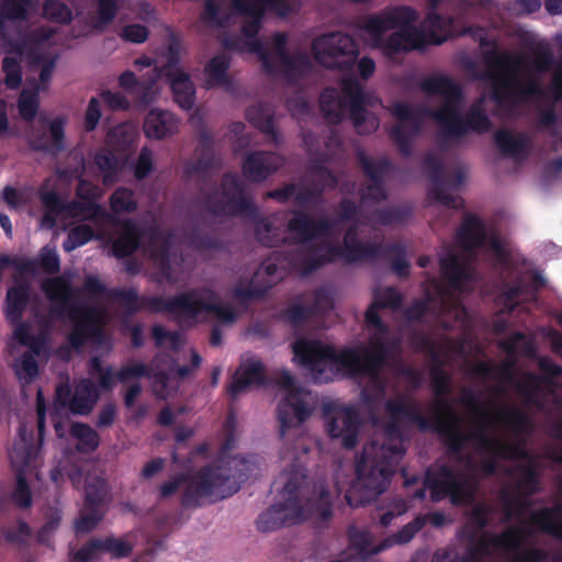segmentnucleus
Masks as SVG:
<instances>
[{
	"label": "nucleus",
	"instance_id": "f257e3e1",
	"mask_svg": "<svg viewBox=\"0 0 562 562\" xmlns=\"http://www.w3.org/2000/svg\"><path fill=\"white\" fill-rule=\"evenodd\" d=\"M402 303L403 295L395 286L376 290L364 318L368 327L378 333L370 335L366 344L337 349L333 345L301 337L292 344L293 360L310 371L318 383H328L337 374L349 379L367 378L383 392L385 382L382 372L398 350V344L386 339L389 327L380 317L379 310L397 311Z\"/></svg>",
	"mask_w": 562,
	"mask_h": 562
},
{
	"label": "nucleus",
	"instance_id": "f03ea898",
	"mask_svg": "<svg viewBox=\"0 0 562 562\" xmlns=\"http://www.w3.org/2000/svg\"><path fill=\"white\" fill-rule=\"evenodd\" d=\"M420 89L428 95L443 98L437 109L414 108L405 102H395L392 114L401 121L390 131L391 139L396 144L404 157L412 155V139L417 136L423 126L425 115L434 119L445 139L460 138L469 131L485 133L492 123L480 103L473 104L465 116L461 113L462 90L460 86L446 75H434L420 82Z\"/></svg>",
	"mask_w": 562,
	"mask_h": 562
},
{
	"label": "nucleus",
	"instance_id": "7ed1b4c3",
	"mask_svg": "<svg viewBox=\"0 0 562 562\" xmlns=\"http://www.w3.org/2000/svg\"><path fill=\"white\" fill-rule=\"evenodd\" d=\"M400 423V419L390 417L384 428L386 440L383 443L370 441L363 446L356 462V482L345 495L350 507L359 508L370 504L387 490L405 454Z\"/></svg>",
	"mask_w": 562,
	"mask_h": 562
},
{
	"label": "nucleus",
	"instance_id": "20e7f679",
	"mask_svg": "<svg viewBox=\"0 0 562 562\" xmlns=\"http://www.w3.org/2000/svg\"><path fill=\"white\" fill-rule=\"evenodd\" d=\"M108 296L119 301L125 307L127 314L146 311L154 314L167 313L195 321L202 313H212L223 323H233L237 315L234 308L221 302V297L210 288H195L179 293L170 299L161 295H139L134 288H113Z\"/></svg>",
	"mask_w": 562,
	"mask_h": 562
},
{
	"label": "nucleus",
	"instance_id": "39448f33",
	"mask_svg": "<svg viewBox=\"0 0 562 562\" xmlns=\"http://www.w3.org/2000/svg\"><path fill=\"white\" fill-rule=\"evenodd\" d=\"M418 12L405 4L390 5L369 15L363 30L370 36L372 46L389 58L425 47L424 35L415 23Z\"/></svg>",
	"mask_w": 562,
	"mask_h": 562
},
{
	"label": "nucleus",
	"instance_id": "423d86ee",
	"mask_svg": "<svg viewBox=\"0 0 562 562\" xmlns=\"http://www.w3.org/2000/svg\"><path fill=\"white\" fill-rule=\"evenodd\" d=\"M445 416L434 409V417H426L415 403H407L401 398L389 400L385 403V411L393 419H406L415 424L419 430L436 432L447 452L451 457H460L468 440L479 436L485 447L493 446L482 434H465L461 425V418L450 403L443 402Z\"/></svg>",
	"mask_w": 562,
	"mask_h": 562
},
{
	"label": "nucleus",
	"instance_id": "0eeeda50",
	"mask_svg": "<svg viewBox=\"0 0 562 562\" xmlns=\"http://www.w3.org/2000/svg\"><path fill=\"white\" fill-rule=\"evenodd\" d=\"M497 416L501 418L503 424L510 430L515 440H502L497 438H491L487 435L485 426L479 429H473L468 434H482L485 439L493 443V446L485 447L482 439L479 436L471 437L468 442L474 441L477 448L491 456L490 459L482 461L480 468L481 471L492 476L496 474L498 470L497 460L517 461V460H530V456L525 448V445L519 440L520 436L530 435L533 430V424L530 417L522 409L518 407H506L497 412Z\"/></svg>",
	"mask_w": 562,
	"mask_h": 562
},
{
	"label": "nucleus",
	"instance_id": "6e6552de",
	"mask_svg": "<svg viewBox=\"0 0 562 562\" xmlns=\"http://www.w3.org/2000/svg\"><path fill=\"white\" fill-rule=\"evenodd\" d=\"M229 475L220 465L207 464L202 467L193 476L187 473H178L171 480L159 487L160 498L165 499L173 495L181 486V505L184 508L200 507L202 498L224 499L238 491V487L225 490Z\"/></svg>",
	"mask_w": 562,
	"mask_h": 562
},
{
	"label": "nucleus",
	"instance_id": "1a4fd4ad",
	"mask_svg": "<svg viewBox=\"0 0 562 562\" xmlns=\"http://www.w3.org/2000/svg\"><path fill=\"white\" fill-rule=\"evenodd\" d=\"M526 61L527 56L510 53H491L487 57L490 67L502 70V75H491V98L499 106L514 110L530 98L543 94L538 80L529 79L526 83H521L519 78L514 75L526 65Z\"/></svg>",
	"mask_w": 562,
	"mask_h": 562
},
{
	"label": "nucleus",
	"instance_id": "9d476101",
	"mask_svg": "<svg viewBox=\"0 0 562 562\" xmlns=\"http://www.w3.org/2000/svg\"><path fill=\"white\" fill-rule=\"evenodd\" d=\"M282 475L285 476L281 492L284 501L271 505L258 516L256 528L260 532H270L286 525L301 524L308 518V512L300 496L306 480V469L292 463L290 470H284Z\"/></svg>",
	"mask_w": 562,
	"mask_h": 562
},
{
	"label": "nucleus",
	"instance_id": "9b49d317",
	"mask_svg": "<svg viewBox=\"0 0 562 562\" xmlns=\"http://www.w3.org/2000/svg\"><path fill=\"white\" fill-rule=\"evenodd\" d=\"M114 224L121 227L120 235L112 241L111 251L117 259H123L136 252L142 239L147 238L150 257L161 265H169L173 235L161 229L158 225L140 227L132 218L116 220Z\"/></svg>",
	"mask_w": 562,
	"mask_h": 562
},
{
	"label": "nucleus",
	"instance_id": "f8f14e48",
	"mask_svg": "<svg viewBox=\"0 0 562 562\" xmlns=\"http://www.w3.org/2000/svg\"><path fill=\"white\" fill-rule=\"evenodd\" d=\"M382 247L381 243L362 241L352 246L347 244L346 248H341L339 245L323 240L321 244H311L304 249L305 256L296 260L295 269L303 277H308L338 259L350 265L380 257Z\"/></svg>",
	"mask_w": 562,
	"mask_h": 562
},
{
	"label": "nucleus",
	"instance_id": "ddd939ff",
	"mask_svg": "<svg viewBox=\"0 0 562 562\" xmlns=\"http://www.w3.org/2000/svg\"><path fill=\"white\" fill-rule=\"evenodd\" d=\"M201 194L204 198L205 209L213 215H246L254 218L258 214V209L248 196L245 184L235 172L223 175L221 198L217 190L212 192L201 190Z\"/></svg>",
	"mask_w": 562,
	"mask_h": 562
},
{
	"label": "nucleus",
	"instance_id": "4468645a",
	"mask_svg": "<svg viewBox=\"0 0 562 562\" xmlns=\"http://www.w3.org/2000/svg\"><path fill=\"white\" fill-rule=\"evenodd\" d=\"M276 384L286 391L277 408L280 437L285 438L289 429L300 427L311 417L314 403L311 392L296 387L294 376L286 370H282L278 374Z\"/></svg>",
	"mask_w": 562,
	"mask_h": 562
},
{
	"label": "nucleus",
	"instance_id": "2eb2a0df",
	"mask_svg": "<svg viewBox=\"0 0 562 562\" xmlns=\"http://www.w3.org/2000/svg\"><path fill=\"white\" fill-rule=\"evenodd\" d=\"M424 484L430 491L431 501L439 502L449 497L453 505L472 503L477 490L475 480L460 474L447 464L436 470L428 469Z\"/></svg>",
	"mask_w": 562,
	"mask_h": 562
},
{
	"label": "nucleus",
	"instance_id": "dca6fc26",
	"mask_svg": "<svg viewBox=\"0 0 562 562\" xmlns=\"http://www.w3.org/2000/svg\"><path fill=\"white\" fill-rule=\"evenodd\" d=\"M314 59L330 69H350L358 57V44L344 32H329L315 37L312 42Z\"/></svg>",
	"mask_w": 562,
	"mask_h": 562
},
{
	"label": "nucleus",
	"instance_id": "f3484780",
	"mask_svg": "<svg viewBox=\"0 0 562 562\" xmlns=\"http://www.w3.org/2000/svg\"><path fill=\"white\" fill-rule=\"evenodd\" d=\"M288 213L291 217L285 224V232L291 234V241L300 246L293 252L291 261L292 267L295 268L296 260L305 256L304 249L311 244H316V239L328 236L338 221L326 216L314 218L300 209H292Z\"/></svg>",
	"mask_w": 562,
	"mask_h": 562
},
{
	"label": "nucleus",
	"instance_id": "a211bd4d",
	"mask_svg": "<svg viewBox=\"0 0 562 562\" xmlns=\"http://www.w3.org/2000/svg\"><path fill=\"white\" fill-rule=\"evenodd\" d=\"M232 7L237 15L245 18L240 27L245 38L258 36L268 11L281 18L293 12L288 0H232Z\"/></svg>",
	"mask_w": 562,
	"mask_h": 562
},
{
	"label": "nucleus",
	"instance_id": "6ab92c4d",
	"mask_svg": "<svg viewBox=\"0 0 562 562\" xmlns=\"http://www.w3.org/2000/svg\"><path fill=\"white\" fill-rule=\"evenodd\" d=\"M323 415L330 438L340 439L346 449L357 446L361 419L356 408L328 403L323 407Z\"/></svg>",
	"mask_w": 562,
	"mask_h": 562
},
{
	"label": "nucleus",
	"instance_id": "aec40b11",
	"mask_svg": "<svg viewBox=\"0 0 562 562\" xmlns=\"http://www.w3.org/2000/svg\"><path fill=\"white\" fill-rule=\"evenodd\" d=\"M342 93L348 100L349 117L358 134H371L378 128L374 117H369L366 106L370 105V95L357 79H347L342 85Z\"/></svg>",
	"mask_w": 562,
	"mask_h": 562
},
{
	"label": "nucleus",
	"instance_id": "412c9836",
	"mask_svg": "<svg viewBox=\"0 0 562 562\" xmlns=\"http://www.w3.org/2000/svg\"><path fill=\"white\" fill-rule=\"evenodd\" d=\"M358 161L369 183L360 190V198L363 202H382L387 199L385 187V177L392 169V164L387 158L373 160L364 153L358 154Z\"/></svg>",
	"mask_w": 562,
	"mask_h": 562
},
{
	"label": "nucleus",
	"instance_id": "4be33fe9",
	"mask_svg": "<svg viewBox=\"0 0 562 562\" xmlns=\"http://www.w3.org/2000/svg\"><path fill=\"white\" fill-rule=\"evenodd\" d=\"M422 167L430 180L429 199L448 209H462L463 199L446 191V172L441 159L428 151L423 158Z\"/></svg>",
	"mask_w": 562,
	"mask_h": 562
},
{
	"label": "nucleus",
	"instance_id": "5701e85b",
	"mask_svg": "<svg viewBox=\"0 0 562 562\" xmlns=\"http://www.w3.org/2000/svg\"><path fill=\"white\" fill-rule=\"evenodd\" d=\"M67 316L72 326L67 335V341L71 348L79 350L86 342L100 333L99 313L87 305L70 306Z\"/></svg>",
	"mask_w": 562,
	"mask_h": 562
},
{
	"label": "nucleus",
	"instance_id": "b1692460",
	"mask_svg": "<svg viewBox=\"0 0 562 562\" xmlns=\"http://www.w3.org/2000/svg\"><path fill=\"white\" fill-rule=\"evenodd\" d=\"M41 201L47 212L58 215L63 212L68 213L71 217L83 216L86 220H110L111 215L102 205L94 201H70L65 203L56 191H47L41 195Z\"/></svg>",
	"mask_w": 562,
	"mask_h": 562
},
{
	"label": "nucleus",
	"instance_id": "393cba45",
	"mask_svg": "<svg viewBox=\"0 0 562 562\" xmlns=\"http://www.w3.org/2000/svg\"><path fill=\"white\" fill-rule=\"evenodd\" d=\"M285 164L282 155L269 150H256L247 154L241 162L244 178L252 183L265 182Z\"/></svg>",
	"mask_w": 562,
	"mask_h": 562
},
{
	"label": "nucleus",
	"instance_id": "a878e982",
	"mask_svg": "<svg viewBox=\"0 0 562 562\" xmlns=\"http://www.w3.org/2000/svg\"><path fill=\"white\" fill-rule=\"evenodd\" d=\"M65 119L57 116L48 126L49 138L45 131H32L26 136L31 150L57 156L66 149Z\"/></svg>",
	"mask_w": 562,
	"mask_h": 562
},
{
	"label": "nucleus",
	"instance_id": "bb28decb",
	"mask_svg": "<svg viewBox=\"0 0 562 562\" xmlns=\"http://www.w3.org/2000/svg\"><path fill=\"white\" fill-rule=\"evenodd\" d=\"M198 140L196 159L186 166V171L189 175H203L221 167L222 164L221 157L215 154L214 138L209 131H200Z\"/></svg>",
	"mask_w": 562,
	"mask_h": 562
},
{
	"label": "nucleus",
	"instance_id": "cd10ccee",
	"mask_svg": "<svg viewBox=\"0 0 562 562\" xmlns=\"http://www.w3.org/2000/svg\"><path fill=\"white\" fill-rule=\"evenodd\" d=\"M45 296L57 306V313L63 315L69 312L70 306H76L75 290L71 282L63 276L47 278L41 283Z\"/></svg>",
	"mask_w": 562,
	"mask_h": 562
},
{
	"label": "nucleus",
	"instance_id": "c85d7f7f",
	"mask_svg": "<svg viewBox=\"0 0 562 562\" xmlns=\"http://www.w3.org/2000/svg\"><path fill=\"white\" fill-rule=\"evenodd\" d=\"M494 140L499 151L514 159L525 158L532 147V139L526 133L514 134L510 130L499 128L494 133Z\"/></svg>",
	"mask_w": 562,
	"mask_h": 562
},
{
	"label": "nucleus",
	"instance_id": "c756f323",
	"mask_svg": "<svg viewBox=\"0 0 562 562\" xmlns=\"http://www.w3.org/2000/svg\"><path fill=\"white\" fill-rule=\"evenodd\" d=\"M178 125L177 117L170 111L151 109L144 121V133L148 138L162 139L177 133Z\"/></svg>",
	"mask_w": 562,
	"mask_h": 562
},
{
	"label": "nucleus",
	"instance_id": "7c9ffc66",
	"mask_svg": "<svg viewBox=\"0 0 562 562\" xmlns=\"http://www.w3.org/2000/svg\"><path fill=\"white\" fill-rule=\"evenodd\" d=\"M31 284L25 279H15L14 285L10 286L5 295V317L8 322H19L23 318L24 312L30 302Z\"/></svg>",
	"mask_w": 562,
	"mask_h": 562
},
{
	"label": "nucleus",
	"instance_id": "2f4dec72",
	"mask_svg": "<svg viewBox=\"0 0 562 562\" xmlns=\"http://www.w3.org/2000/svg\"><path fill=\"white\" fill-rule=\"evenodd\" d=\"M265 382V368L262 362L251 361L235 372L232 382L227 385V393L235 400L250 385H262Z\"/></svg>",
	"mask_w": 562,
	"mask_h": 562
},
{
	"label": "nucleus",
	"instance_id": "473e14b6",
	"mask_svg": "<svg viewBox=\"0 0 562 562\" xmlns=\"http://www.w3.org/2000/svg\"><path fill=\"white\" fill-rule=\"evenodd\" d=\"M439 267L442 278L454 291H461L465 282L472 280L467 265L453 251H449L439 259Z\"/></svg>",
	"mask_w": 562,
	"mask_h": 562
},
{
	"label": "nucleus",
	"instance_id": "72a5a7b5",
	"mask_svg": "<svg viewBox=\"0 0 562 562\" xmlns=\"http://www.w3.org/2000/svg\"><path fill=\"white\" fill-rule=\"evenodd\" d=\"M457 238L465 250L483 247L486 239L484 222L476 215L467 214L457 231Z\"/></svg>",
	"mask_w": 562,
	"mask_h": 562
},
{
	"label": "nucleus",
	"instance_id": "f704fd0d",
	"mask_svg": "<svg viewBox=\"0 0 562 562\" xmlns=\"http://www.w3.org/2000/svg\"><path fill=\"white\" fill-rule=\"evenodd\" d=\"M166 77L178 105L183 110H191L195 100V89L190 76L182 70H176L169 71Z\"/></svg>",
	"mask_w": 562,
	"mask_h": 562
},
{
	"label": "nucleus",
	"instance_id": "c9c22d12",
	"mask_svg": "<svg viewBox=\"0 0 562 562\" xmlns=\"http://www.w3.org/2000/svg\"><path fill=\"white\" fill-rule=\"evenodd\" d=\"M348 540L350 548L355 549L359 558L363 561L389 549L391 542L384 539L373 546L372 536L368 530H359L352 526L348 529Z\"/></svg>",
	"mask_w": 562,
	"mask_h": 562
},
{
	"label": "nucleus",
	"instance_id": "e433bc0d",
	"mask_svg": "<svg viewBox=\"0 0 562 562\" xmlns=\"http://www.w3.org/2000/svg\"><path fill=\"white\" fill-rule=\"evenodd\" d=\"M98 400L97 385L89 379H82L76 385L69 411L74 415L86 416L91 413Z\"/></svg>",
	"mask_w": 562,
	"mask_h": 562
},
{
	"label": "nucleus",
	"instance_id": "4c0bfd02",
	"mask_svg": "<svg viewBox=\"0 0 562 562\" xmlns=\"http://www.w3.org/2000/svg\"><path fill=\"white\" fill-rule=\"evenodd\" d=\"M246 120L261 133L269 137L273 144H279L280 134L276 130L273 114L269 108L258 103L252 104L246 110Z\"/></svg>",
	"mask_w": 562,
	"mask_h": 562
},
{
	"label": "nucleus",
	"instance_id": "58836bf2",
	"mask_svg": "<svg viewBox=\"0 0 562 562\" xmlns=\"http://www.w3.org/2000/svg\"><path fill=\"white\" fill-rule=\"evenodd\" d=\"M279 63L280 68L277 67V74L279 72L290 83H295L303 79L312 69L308 56L303 53L289 54Z\"/></svg>",
	"mask_w": 562,
	"mask_h": 562
},
{
	"label": "nucleus",
	"instance_id": "ea45409f",
	"mask_svg": "<svg viewBox=\"0 0 562 562\" xmlns=\"http://www.w3.org/2000/svg\"><path fill=\"white\" fill-rule=\"evenodd\" d=\"M271 284L257 285L254 279H238L229 291L232 300L240 306L247 307L252 301L261 300L266 296Z\"/></svg>",
	"mask_w": 562,
	"mask_h": 562
},
{
	"label": "nucleus",
	"instance_id": "a19ab883",
	"mask_svg": "<svg viewBox=\"0 0 562 562\" xmlns=\"http://www.w3.org/2000/svg\"><path fill=\"white\" fill-rule=\"evenodd\" d=\"M346 102L334 88H326L319 95V110L328 124H340L345 117Z\"/></svg>",
	"mask_w": 562,
	"mask_h": 562
},
{
	"label": "nucleus",
	"instance_id": "79ce46f5",
	"mask_svg": "<svg viewBox=\"0 0 562 562\" xmlns=\"http://www.w3.org/2000/svg\"><path fill=\"white\" fill-rule=\"evenodd\" d=\"M558 516H562V507L560 505L539 509L530 516V521L542 532L562 541V518L557 520Z\"/></svg>",
	"mask_w": 562,
	"mask_h": 562
},
{
	"label": "nucleus",
	"instance_id": "37998d69",
	"mask_svg": "<svg viewBox=\"0 0 562 562\" xmlns=\"http://www.w3.org/2000/svg\"><path fill=\"white\" fill-rule=\"evenodd\" d=\"M257 239L267 247H277L283 244L294 245L291 241V234L285 236L269 217H260L255 225Z\"/></svg>",
	"mask_w": 562,
	"mask_h": 562
},
{
	"label": "nucleus",
	"instance_id": "c03bdc74",
	"mask_svg": "<svg viewBox=\"0 0 562 562\" xmlns=\"http://www.w3.org/2000/svg\"><path fill=\"white\" fill-rule=\"evenodd\" d=\"M425 27L422 30L426 45H440L447 41L449 21L441 14L430 11L425 18Z\"/></svg>",
	"mask_w": 562,
	"mask_h": 562
},
{
	"label": "nucleus",
	"instance_id": "a18cd8bd",
	"mask_svg": "<svg viewBox=\"0 0 562 562\" xmlns=\"http://www.w3.org/2000/svg\"><path fill=\"white\" fill-rule=\"evenodd\" d=\"M406 246L401 243L383 245L380 257L391 259L393 272L401 279L409 277L411 263L406 259Z\"/></svg>",
	"mask_w": 562,
	"mask_h": 562
},
{
	"label": "nucleus",
	"instance_id": "49530a36",
	"mask_svg": "<svg viewBox=\"0 0 562 562\" xmlns=\"http://www.w3.org/2000/svg\"><path fill=\"white\" fill-rule=\"evenodd\" d=\"M231 58L224 54L210 59L204 68L205 81L209 87H220L229 83L228 69Z\"/></svg>",
	"mask_w": 562,
	"mask_h": 562
},
{
	"label": "nucleus",
	"instance_id": "de8ad7c7",
	"mask_svg": "<svg viewBox=\"0 0 562 562\" xmlns=\"http://www.w3.org/2000/svg\"><path fill=\"white\" fill-rule=\"evenodd\" d=\"M430 380L434 395L436 397L435 411L445 416L443 402L449 403L446 398L450 393V375L440 367L435 366L430 369Z\"/></svg>",
	"mask_w": 562,
	"mask_h": 562
},
{
	"label": "nucleus",
	"instance_id": "09e8293b",
	"mask_svg": "<svg viewBox=\"0 0 562 562\" xmlns=\"http://www.w3.org/2000/svg\"><path fill=\"white\" fill-rule=\"evenodd\" d=\"M70 435L78 440L76 449L82 453L95 451L100 445L99 434L88 424L76 422L70 426Z\"/></svg>",
	"mask_w": 562,
	"mask_h": 562
},
{
	"label": "nucleus",
	"instance_id": "8fccbe9b",
	"mask_svg": "<svg viewBox=\"0 0 562 562\" xmlns=\"http://www.w3.org/2000/svg\"><path fill=\"white\" fill-rule=\"evenodd\" d=\"M109 494L108 482L101 476L88 477L85 486V508H101Z\"/></svg>",
	"mask_w": 562,
	"mask_h": 562
},
{
	"label": "nucleus",
	"instance_id": "3c124183",
	"mask_svg": "<svg viewBox=\"0 0 562 562\" xmlns=\"http://www.w3.org/2000/svg\"><path fill=\"white\" fill-rule=\"evenodd\" d=\"M297 300V302L289 304L281 312V318L295 328L305 325L314 317L312 308H310L308 304L303 303V301H310L306 297V294L299 295Z\"/></svg>",
	"mask_w": 562,
	"mask_h": 562
},
{
	"label": "nucleus",
	"instance_id": "603ef678",
	"mask_svg": "<svg viewBox=\"0 0 562 562\" xmlns=\"http://www.w3.org/2000/svg\"><path fill=\"white\" fill-rule=\"evenodd\" d=\"M109 202L115 215L133 213L138 207L134 191L126 187L116 188L110 195Z\"/></svg>",
	"mask_w": 562,
	"mask_h": 562
},
{
	"label": "nucleus",
	"instance_id": "864d4df0",
	"mask_svg": "<svg viewBox=\"0 0 562 562\" xmlns=\"http://www.w3.org/2000/svg\"><path fill=\"white\" fill-rule=\"evenodd\" d=\"M135 140V132L128 124L112 127L106 135V144L119 153L127 151Z\"/></svg>",
	"mask_w": 562,
	"mask_h": 562
},
{
	"label": "nucleus",
	"instance_id": "5fc2aeb1",
	"mask_svg": "<svg viewBox=\"0 0 562 562\" xmlns=\"http://www.w3.org/2000/svg\"><path fill=\"white\" fill-rule=\"evenodd\" d=\"M94 164L102 172V182L104 186L117 181L119 161L115 155L108 149H100L94 156Z\"/></svg>",
	"mask_w": 562,
	"mask_h": 562
},
{
	"label": "nucleus",
	"instance_id": "6e6d98bb",
	"mask_svg": "<svg viewBox=\"0 0 562 562\" xmlns=\"http://www.w3.org/2000/svg\"><path fill=\"white\" fill-rule=\"evenodd\" d=\"M460 403L470 408L475 417V428L479 429L482 426L486 427V430L488 429V423H487V412L484 408V405L481 401V397L479 394H476L472 389L470 387H463L461 390L460 394Z\"/></svg>",
	"mask_w": 562,
	"mask_h": 562
},
{
	"label": "nucleus",
	"instance_id": "4d7b16f0",
	"mask_svg": "<svg viewBox=\"0 0 562 562\" xmlns=\"http://www.w3.org/2000/svg\"><path fill=\"white\" fill-rule=\"evenodd\" d=\"M520 476L517 481V488L525 497L532 496L540 492V475L533 464L519 465Z\"/></svg>",
	"mask_w": 562,
	"mask_h": 562
},
{
	"label": "nucleus",
	"instance_id": "13d9d810",
	"mask_svg": "<svg viewBox=\"0 0 562 562\" xmlns=\"http://www.w3.org/2000/svg\"><path fill=\"white\" fill-rule=\"evenodd\" d=\"M412 216V209L407 205H392L375 212L376 221L383 225H398L406 223Z\"/></svg>",
	"mask_w": 562,
	"mask_h": 562
},
{
	"label": "nucleus",
	"instance_id": "bf43d9fd",
	"mask_svg": "<svg viewBox=\"0 0 562 562\" xmlns=\"http://www.w3.org/2000/svg\"><path fill=\"white\" fill-rule=\"evenodd\" d=\"M98 237L91 226L79 224L70 228L67 238L63 243V248L69 252Z\"/></svg>",
	"mask_w": 562,
	"mask_h": 562
},
{
	"label": "nucleus",
	"instance_id": "052dcab7",
	"mask_svg": "<svg viewBox=\"0 0 562 562\" xmlns=\"http://www.w3.org/2000/svg\"><path fill=\"white\" fill-rule=\"evenodd\" d=\"M38 85L33 89H23L19 97L18 108L20 115L27 122H32L38 111Z\"/></svg>",
	"mask_w": 562,
	"mask_h": 562
},
{
	"label": "nucleus",
	"instance_id": "680f3d73",
	"mask_svg": "<svg viewBox=\"0 0 562 562\" xmlns=\"http://www.w3.org/2000/svg\"><path fill=\"white\" fill-rule=\"evenodd\" d=\"M117 12V0H98L97 16L92 21L93 29L98 32H103L114 21Z\"/></svg>",
	"mask_w": 562,
	"mask_h": 562
},
{
	"label": "nucleus",
	"instance_id": "e2e57ef3",
	"mask_svg": "<svg viewBox=\"0 0 562 562\" xmlns=\"http://www.w3.org/2000/svg\"><path fill=\"white\" fill-rule=\"evenodd\" d=\"M244 45L247 50L258 56L263 71L268 76L277 75V65L272 59L271 53L266 48L263 42L257 37L245 38Z\"/></svg>",
	"mask_w": 562,
	"mask_h": 562
},
{
	"label": "nucleus",
	"instance_id": "0e129e2a",
	"mask_svg": "<svg viewBox=\"0 0 562 562\" xmlns=\"http://www.w3.org/2000/svg\"><path fill=\"white\" fill-rule=\"evenodd\" d=\"M13 369L18 379L24 384L32 383L40 373L37 360L31 352H24Z\"/></svg>",
	"mask_w": 562,
	"mask_h": 562
},
{
	"label": "nucleus",
	"instance_id": "69168bd1",
	"mask_svg": "<svg viewBox=\"0 0 562 562\" xmlns=\"http://www.w3.org/2000/svg\"><path fill=\"white\" fill-rule=\"evenodd\" d=\"M32 536V528L26 521L22 519H19L16 521V525L9 526L5 529H3L4 540L20 548L27 547Z\"/></svg>",
	"mask_w": 562,
	"mask_h": 562
},
{
	"label": "nucleus",
	"instance_id": "338daca9",
	"mask_svg": "<svg viewBox=\"0 0 562 562\" xmlns=\"http://www.w3.org/2000/svg\"><path fill=\"white\" fill-rule=\"evenodd\" d=\"M11 498L13 503L21 509H27L33 504V496L25 473L16 472L15 486L12 491Z\"/></svg>",
	"mask_w": 562,
	"mask_h": 562
},
{
	"label": "nucleus",
	"instance_id": "774afa93",
	"mask_svg": "<svg viewBox=\"0 0 562 562\" xmlns=\"http://www.w3.org/2000/svg\"><path fill=\"white\" fill-rule=\"evenodd\" d=\"M427 524V516H417L412 521L403 526L397 532L386 538L390 540V548L394 544L408 543L415 535Z\"/></svg>",
	"mask_w": 562,
	"mask_h": 562
}]
</instances>
